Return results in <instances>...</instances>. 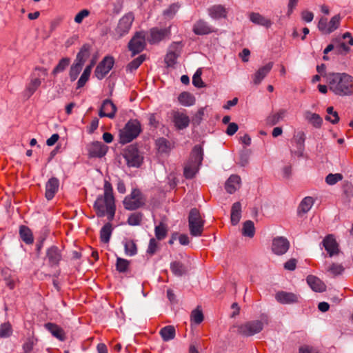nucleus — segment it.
<instances>
[{"instance_id": "f257e3e1", "label": "nucleus", "mask_w": 353, "mask_h": 353, "mask_svg": "<svg viewBox=\"0 0 353 353\" xmlns=\"http://www.w3.org/2000/svg\"><path fill=\"white\" fill-rule=\"evenodd\" d=\"M93 208L97 216L103 217L106 215L109 221L114 219L116 212L115 199L112 184L108 181L105 180L103 194L98 196Z\"/></svg>"}, {"instance_id": "f03ea898", "label": "nucleus", "mask_w": 353, "mask_h": 353, "mask_svg": "<svg viewBox=\"0 0 353 353\" xmlns=\"http://www.w3.org/2000/svg\"><path fill=\"white\" fill-rule=\"evenodd\" d=\"M330 90L339 96L353 94V77L346 73H332L326 77Z\"/></svg>"}, {"instance_id": "7ed1b4c3", "label": "nucleus", "mask_w": 353, "mask_h": 353, "mask_svg": "<svg viewBox=\"0 0 353 353\" xmlns=\"http://www.w3.org/2000/svg\"><path fill=\"white\" fill-rule=\"evenodd\" d=\"M203 160V151L200 146L194 147L190 158L184 167V176L187 179H192L198 172Z\"/></svg>"}, {"instance_id": "20e7f679", "label": "nucleus", "mask_w": 353, "mask_h": 353, "mask_svg": "<svg viewBox=\"0 0 353 353\" xmlns=\"http://www.w3.org/2000/svg\"><path fill=\"white\" fill-rule=\"evenodd\" d=\"M264 324H268V319L266 317L263 318L261 320L246 321L236 326L237 332L243 336H252L261 332L263 329Z\"/></svg>"}, {"instance_id": "39448f33", "label": "nucleus", "mask_w": 353, "mask_h": 353, "mask_svg": "<svg viewBox=\"0 0 353 353\" xmlns=\"http://www.w3.org/2000/svg\"><path fill=\"white\" fill-rule=\"evenodd\" d=\"M141 131V124L137 120L129 121L120 132V142L125 144L137 138Z\"/></svg>"}, {"instance_id": "423d86ee", "label": "nucleus", "mask_w": 353, "mask_h": 353, "mask_svg": "<svg viewBox=\"0 0 353 353\" xmlns=\"http://www.w3.org/2000/svg\"><path fill=\"white\" fill-rule=\"evenodd\" d=\"M134 21L133 13L128 12L124 14L118 21L116 27L112 31L114 39H119L128 34Z\"/></svg>"}, {"instance_id": "0eeeda50", "label": "nucleus", "mask_w": 353, "mask_h": 353, "mask_svg": "<svg viewBox=\"0 0 353 353\" xmlns=\"http://www.w3.org/2000/svg\"><path fill=\"white\" fill-rule=\"evenodd\" d=\"M205 221L202 218L199 211L193 208L190 210L188 217L190 233L193 236L202 235L204 229Z\"/></svg>"}, {"instance_id": "6e6552de", "label": "nucleus", "mask_w": 353, "mask_h": 353, "mask_svg": "<svg viewBox=\"0 0 353 353\" xmlns=\"http://www.w3.org/2000/svg\"><path fill=\"white\" fill-rule=\"evenodd\" d=\"M145 202V199L141 192L138 189H134L130 194L125 196L123 203L124 208L128 210H134L142 207Z\"/></svg>"}, {"instance_id": "1a4fd4ad", "label": "nucleus", "mask_w": 353, "mask_h": 353, "mask_svg": "<svg viewBox=\"0 0 353 353\" xmlns=\"http://www.w3.org/2000/svg\"><path fill=\"white\" fill-rule=\"evenodd\" d=\"M341 17L340 14L333 16L328 21L327 18L322 17L318 22V29L323 34H329L336 30L340 26Z\"/></svg>"}, {"instance_id": "9d476101", "label": "nucleus", "mask_w": 353, "mask_h": 353, "mask_svg": "<svg viewBox=\"0 0 353 353\" xmlns=\"http://www.w3.org/2000/svg\"><path fill=\"white\" fill-rule=\"evenodd\" d=\"M47 74L48 71L46 68H35L31 76L30 81L26 87V90L30 96L32 95L35 92V91L41 85L42 81L45 79V77L47 76Z\"/></svg>"}, {"instance_id": "9b49d317", "label": "nucleus", "mask_w": 353, "mask_h": 353, "mask_svg": "<svg viewBox=\"0 0 353 353\" xmlns=\"http://www.w3.org/2000/svg\"><path fill=\"white\" fill-rule=\"evenodd\" d=\"M123 157L129 167L138 168L143 161V157L139 154L137 148L134 145H130L126 148Z\"/></svg>"}, {"instance_id": "f8f14e48", "label": "nucleus", "mask_w": 353, "mask_h": 353, "mask_svg": "<svg viewBox=\"0 0 353 353\" xmlns=\"http://www.w3.org/2000/svg\"><path fill=\"white\" fill-rule=\"evenodd\" d=\"M145 46V36L142 32H137L128 44V48L134 54L141 52Z\"/></svg>"}, {"instance_id": "ddd939ff", "label": "nucleus", "mask_w": 353, "mask_h": 353, "mask_svg": "<svg viewBox=\"0 0 353 353\" xmlns=\"http://www.w3.org/2000/svg\"><path fill=\"white\" fill-rule=\"evenodd\" d=\"M114 59L111 57H105L97 66L95 76L99 79H102L112 68Z\"/></svg>"}, {"instance_id": "4468645a", "label": "nucleus", "mask_w": 353, "mask_h": 353, "mask_svg": "<svg viewBox=\"0 0 353 353\" xmlns=\"http://www.w3.org/2000/svg\"><path fill=\"white\" fill-rule=\"evenodd\" d=\"M322 245L330 257L339 254L340 252L339 243L333 234L327 235L323 239Z\"/></svg>"}, {"instance_id": "2eb2a0df", "label": "nucleus", "mask_w": 353, "mask_h": 353, "mask_svg": "<svg viewBox=\"0 0 353 353\" xmlns=\"http://www.w3.org/2000/svg\"><path fill=\"white\" fill-rule=\"evenodd\" d=\"M290 243L284 237H276L272 241V250L277 255L284 254L289 249Z\"/></svg>"}, {"instance_id": "dca6fc26", "label": "nucleus", "mask_w": 353, "mask_h": 353, "mask_svg": "<svg viewBox=\"0 0 353 353\" xmlns=\"http://www.w3.org/2000/svg\"><path fill=\"white\" fill-rule=\"evenodd\" d=\"M170 34V29L168 28H152L150 31V37L148 41L150 43H157Z\"/></svg>"}, {"instance_id": "f3484780", "label": "nucleus", "mask_w": 353, "mask_h": 353, "mask_svg": "<svg viewBox=\"0 0 353 353\" xmlns=\"http://www.w3.org/2000/svg\"><path fill=\"white\" fill-rule=\"evenodd\" d=\"M305 134L303 132L300 131L296 133L294 137V142L295 143L296 149L291 150L292 155L297 157H302L303 156L305 150Z\"/></svg>"}, {"instance_id": "a211bd4d", "label": "nucleus", "mask_w": 353, "mask_h": 353, "mask_svg": "<svg viewBox=\"0 0 353 353\" xmlns=\"http://www.w3.org/2000/svg\"><path fill=\"white\" fill-rule=\"evenodd\" d=\"M117 112V107L109 99H105L103 101L101 108L99 110V116L100 117H108L113 119L115 117Z\"/></svg>"}, {"instance_id": "6ab92c4d", "label": "nucleus", "mask_w": 353, "mask_h": 353, "mask_svg": "<svg viewBox=\"0 0 353 353\" xmlns=\"http://www.w3.org/2000/svg\"><path fill=\"white\" fill-rule=\"evenodd\" d=\"M276 300L281 304H292L299 302V295L285 291H279L275 294Z\"/></svg>"}, {"instance_id": "aec40b11", "label": "nucleus", "mask_w": 353, "mask_h": 353, "mask_svg": "<svg viewBox=\"0 0 353 353\" xmlns=\"http://www.w3.org/2000/svg\"><path fill=\"white\" fill-rule=\"evenodd\" d=\"M59 188V181L56 177H51L46 183V198L50 201L54 198Z\"/></svg>"}, {"instance_id": "412c9836", "label": "nucleus", "mask_w": 353, "mask_h": 353, "mask_svg": "<svg viewBox=\"0 0 353 353\" xmlns=\"http://www.w3.org/2000/svg\"><path fill=\"white\" fill-rule=\"evenodd\" d=\"M173 122L178 130H183L189 125L190 119L185 112H174L173 113Z\"/></svg>"}, {"instance_id": "4be33fe9", "label": "nucleus", "mask_w": 353, "mask_h": 353, "mask_svg": "<svg viewBox=\"0 0 353 353\" xmlns=\"http://www.w3.org/2000/svg\"><path fill=\"white\" fill-rule=\"evenodd\" d=\"M88 152L92 157H102L107 152V146L101 142H94L89 145Z\"/></svg>"}, {"instance_id": "5701e85b", "label": "nucleus", "mask_w": 353, "mask_h": 353, "mask_svg": "<svg viewBox=\"0 0 353 353\" xmlns=\"http://www.w3.org/2000/svg\"><path fill=\"white\" fill-rule=\"evenodd\" d=\"M273 67V63L269 62L265 65L259 68V70L252 76L253 82L256 85H259L263 81V79L268 75L271 71Z\"/></svg>"}, {"instance_id": "b1692460", "label": "nucleus", "mask_w": 353, "mask_h": 353, "mask_svg": "<svg viewBox=\"0 0 353 353\" xmlns=\"http://www.w3.org/2000/svg\"><path fill=\"white\" fill-rule=\"evenodd\" d=\"M307 283L312 290L317 292H323L326 290L325 283L318 277L309 275L306 279Z\"/></svg>"}, {"instance_id": "393cba45", "label": "nucleus", "mask_w": 353, "mask_h": 353, "mask_svg": "<svg viewBox=\"0 0 353 353\" xmlns=\"http://www.w3.org/2000/svg\"><path fill=\"white\" fill-rule=\"evenodd\" d=\"M44 327L48 330L52 335L59 339V341H64L65 339V333L64 330L57 324L52 323H47Z\"/></svg>"}, {"instance_id": "a878e982", "label": "nucleus", "mask_w": 353, "mask_h": 353, "mask_svg": "<svg viewBox=\"0 0 353 353\" xmlns=\"http://www.w3.org/2000/svg\"><path fill=\"white\" fill-rule=\"evenodd\" d=\"M305 119L316 128H320L323 123V119L319 114L313 113L310 111H305L304 112Z\"/></svg>"}, {"instance_id": "bb28decb", "label": "nucleus", "mask_w": 353, "mask_h": 353, "mask_svg": "<svg viewBox=\"0 0 353 353\" xmlns=\"http://www.w3.org/2000/svg\"><path fill=\"white\" fill-rule=\"evenodd\" d=\"M210 16L215 19L225 18L227 16V9L221 5H214L208 9Z\"/></svg>"}, {"instance_id": "cd10ccee", "label": "nucleus", "mask_w": 353, "mask_h": 353, "mask_svg": "<svg viewBox=\"0 0 353 353\" xmlns=\"http://www.w3.org/2000/svg\"><path fill=\"white\" fill-rule=\"evenodd\" d=\"M241 178L238 175H232L225 183V190L230 193L232 194L240 188Z\"/></svg>"}, {"instance_id": "c85d7f7f", "label": "nucleus", "mask_w": 353, "mask_h": 353, "mask_svg": "<svg viewBox=\"0 0 353 353\" xmlns=\"http://www.w3.org/2000/svg\"><path fill=\"white\" fill-rule=\"evenodd\" d=\"M249 18L254 23L269 28L272 25V22L269 19L265 18L259 13L252 12L249 15Z\"/></svg>"}, {"instance_id": "c756f323", "label": "nucleus", "mask_w": 353, "mask_h": 353, "mask_svg": "<svg viewBox=\"0 0 353 353\" xmlns=\"http://www.w3.org/2000/svg\"><path fill=\"white\" fill-rule=\"evenodd\" d=\"M193 32L198 35L208 34L212 32L211 27H210L206 22L203 21H197L193 27Z\"/></svg>"}, {"instance_id": "7c9ffc66", "label": "nucleus", "mask_w": 353, "mask_h": 353, "mask_svg": "<svg viewBox=\"0 0 353 353\" xmlns=\"http://www.w3.org/2000/svg\"><path fill=\"white\" fill-rule=\"evenodd\" d=\"M47 257L51 265H57L61 259V255L57 247H52L48 250Z\"/></svg>"}, {"instance_id": "2f4dec72", "label": "nucleus", "mask_w": 353, "mask_h": 353, "mask_svg": "<svg viewBox=\"0 0 353 353\" xmlns=\"http://www.w3.org/2000/svg\"><path fill=\"white\" fill-rule=\"evenodd\" d=\"M241 217V205L239 202L234 203L231 209V223L232 225H236Z\"/></svg>"}, {"instance_id": "473e14b6", "label": "nucleus", "mask_w": 353, "mask_h": 353, "mask_svg": "<svg viewBox=\"0 0 353 353\" xmlns=\"http://www.w3.org/2000/svg\"><path fill=\"white\" fill-rule=\"evenodd\" d=\"M159 334L164 341H169L175 337L176 330L174 326L167 325L161 329Z\"/></svg>"}, {"instance_id": "72a5a7b5", "label": "nucleus", "mask_w": 353, "mask_h": 353, "mask_svg": "<svg viewBox=\"0 0 353 353\" xmlns=\"http://www.w3.org/2000/svg\"><path fill=\"white\" fill-rule=\"evenodd\" d=\"M89 56L90 46L89 45L85 44L81 47L79 52H78L74 62L83 65Z\"/></svg>"}, {"instance_id": "f704fd0d", "label": "nucleus", "mask_w": 353, "mask_h": 353, "mask_svg": "<svg viewBox=\"0 0 353 353\" xmlns=\"http://www.w3.org/2000/svg\"><path fill=\"white\" fill-rule=\"evenodd\" d=\"M179 103L184 106H191L195 103V97L188 92L181 93L178 97Z\"/></svg>"}, {"instance_id": "c9c22d12", "label": "nucleus", "mask_w": 353, "mask_h": 353, "mask_svg": "<svg viewBox=\"0 0 353 353\" xmlns=\"http://www.w3.org/2000/svg\"><path fill=\"white\" fill-rule=\"evenodd\" d=\"M170 270L172 272L177 276H181L187 272V268L180 261H173L170 264Z\"/></svg>"}, {"instance_id": "e433bc0d", "label": "nucleus", "mask_w": 353, "mask_h": 353, "mask_svg": "<svg viewBox=\"0 0 353 353\" xmlns=\"http://www.w3.org/2000/svg\"><path fill=\"white\" fill-rule=\"evenodd\" d=\"M112 232V227L111 223H107L104 225V226L101 228L100 231V239L101 241L105 243L109 242L111 234Z\"/></svg>"}, {"instance_id": "4c0bfd02", "label": "nucleus", "mask_w": 353, "mask_h": 353, "mask_svg": "<svg viewBox=\"0 0 353 353\" xmlns=\"http://www.w3.org/2000/svg\"><path fill=\"white\" fill-rule=\"evenodd\" d=\"M19 234L21 239L27 244H31L34 241L31 230L26 226L20 227Z\"/></svg>"}, {"instance_id": "58836bf2", "label": "nucleus", "mask_w": 353, "mask_h": 353, "mask_svg": "<svg viewBox=\"0 0 353 353\" xmlns=\"http://www.w3.org/2000/svg\"><path fill=\"white\" fill-rule=\"evenodd\" d=\"M125 253L127 256H134L137 253V247L135 242L132 239H126L124 243Z\"/></svg>"}, {"instance_id": "ea45409f", "label": "nucleus", "mask_w": 353, "mask_h": 353, "mask_svg": "<svg viewBox=\"0 0 353 353\" xmlns=\"http://www.w3.org/2000/svg\"><path fill=\"white\" fill-rule=\"evenodd\" d=\"M313 204L314 200L312 197L307 196L304 198L299 206V212L303 213L307 212L311 209Z\"/></svg>"}, {"instance_id": "a19ab883", "label": "nucleus", "mask_w": 353, "mask_h": 353, "mask_svg": "<svg viewBox=\"0 0 353 353\" xmlns=\"http://www.w3.org/2000/svg\"><path fill=\"white\" fill-rule=\"evenodd\" d=\"M70 59L68 57L62 58L52 70V74L56 75L60 72H63L69 65Z\"/></svg>"}, {"instance_id": "79ce46f5", "label": "nucleus", "mask_w": 353, "mask_h": 353, "mask_svg": "<svg viewBox=\"0 0 353 353\" xmlns=\"http://www.w3.org/2000/svg\"><path fill=\"white\" fill-rule=\"evenodd\" d=\"M155 236L159 241L164 239L168 234V228L165 224L161 223L154 229Z\"/></svg>"}, {"instance_id": "37998d69", "label": "nucleus", "mask_w": 353, "mask_h": 353, "mask_svg": "<svg viewBox=\"0 0 353 353\" xmlns=\"http://www.w3.org/2000/svg\"><path fill=\"white\" fill-rule=\"evenodd\" d=\"M156 145L158 151L161 153L168 152L170 150V142L164 138H160L157 139L156 141Z\"/></svg>"}, {"instance_id": "c03bdc74", "label": "nucleus", "mask_w": 353, "mask_h": 353, "mask_svg": "<svg viewBox=\"0 0 353 353\" xmlns=\"http://www.w3.org/2000/svg\"><path fill=\"white\" fill-rule=\"evenodd\" d=\"M254 223L252 221H246L243 223L242 233L244 236L248 237H253L254 235Z\"/></svg>"}, {"instance_id": "a18cd8bd", "label": "nucleus", "mask_w": 353, "mask_h": 353, "mask_svg": "<svg viewBox=\"0 0 353 353\" xmlns=\"http://www.w3.org/2000/svg\"><path fill=\"white\" fill-rule=\"evenodd\" d=\"M82 65L74 62V63L71 65L69 72V77L71 81H74L77 79L80 72L82 70Z\"/></svg>"}, {"instance_id": "49530a36", "label": "nucleus", "mask_w": 353, "mask_h": 353, "mask_svg": "<svg viewBox=\"0 0 353 353\" xmlns=\"http://www.w3.org/2000/svg\"><path fill=\"white\" fill-rule=\"evenodd\" d=\"M179 52L177 50L174 51L170 50L165 56V62L168 67L173 66L176 61V59L179 57Z\"/></svg>"}, {"instance_id": "de8ad7c7", "label": "nucleus", "mask_w": 353, "mask_h": 353, "mask_svg": "<svg viewBox=\"0 0 353 353\" xmlns=\"http://www.w3.org/2000/svg\"><path fill=\"white\" fill-rule=\"evenodd\" d=\"M90 74V67H86L77 81V88L79 89L85 85L86 82L89 80Z\"/></svg>"}, {"instance_id": "09e8293b", "label": "nucleus", "mask_w": 353, "mask_h": 353, "mask_svg": "<svg viewBox=\"0 0 353 353\" xmlns=\"http://www.w3.org/2000/svg\"><path fill=\"white\" fill-rule=\"evenodd\" d=\"M144 60L145 57L143 55L138 57L137 58L132 60L130 63H129V64L127 65L126 70L130 72L136 70Z\"/></svg>"}, {"instance_id": "8fccbe9b", "label": "nucleus", "mask_w": 353, "mask_h": 353, "mask_svg": "<svg viewBox=\"0 0 353 353\" xmlns=\"http://www.w3.org/2000/svg\"><path fill=\"white\" fill-rule=\"evenodd\" d=\"M285 113V110H281L278 112L269 116L267 119L268 123L272 125L276 124L280 120H281L283 118Z\"/></svg>"}, {"instance_id": "3c124183", "label": "nucleus", "mask_w": 353, "mask_h": 353, "mask_svg": "<svg viewBox=\"0 0 353 353\" xmlns=\"http://www.w3.org/2000/svg\"><path fill=\"white\" fill-rule=\"evenodd\" d=\"M326 111L327 115L325 117V119L333 124L337 123L339 121V117L337 112L334 110L333 107H328Z\"/></svg>"}, {"instance_id": "603ef678", "label": "nucleus", "mask_w": 353, "mask_h": 353, "mask_svg": "<svg viewBox=\"0 0 353 353\" xmlns=\"http://www.w3.org/2000/svg\"><path fill=\"white\" fill-rule=\"evenodd\" d=\"M130 262L124 259L117 257L116 263V269L119 272H125L129 267Z\"/></svg>"}, {"instance_id": "864d4df0", "label": "nucleus", "mask_w": 353, "mask_h": 353, "mask_svg": "<svg viewBox=\"0 0 353 353\" xmlns=\"http://www.w3.org/2000/svg\"><path fill=\"white\" fill-rule=\"evenodd\" d=\"M12 333V325L10 323H4L0 325V337L7 338Z\"/></svg>"}, {"instance_id": "5fc2aeb1", "label": "nucleus", "mask_w": 353, "mask_h": 353, "mask_svg": "<svg viewBox=\"0 0 353 353\" xmlns=\"http://www.w3.org/2000/svg\"><path fill=\"white\" fill-rule=\"evenodd\" d=\"M190 317L191 321L196 324H200L203 321V312L198 307L192 312Z\"/></svg>"}, {"instance_id": "6e6d98bb", "label": "nucleus", "mask_w": 353, "mask_h": 353, "mask_svg": "<svg viewBox=\"0 0 353 353\" xmlns=\"http://www.w3.org/2000/svg\"><path fill=\"white\" fill-rule=\"evenodd\" d=\"M202 70L199 68L194 73L192 77V83L195 87L203 88L204 87V83L201 79Z\"/></svg>"}, {"instance_id": "4d7b16f0", "label": "nucleus", "mask_w": 353, "mask_h": 353, "mask_svg": "<svg viewBox=\"0 0 353 353\" xmlns=\"http://www.w3.org/2000/svg\"><path fill=\"white\" fill-rule=\"evenodd\" d=\"M327 271L332 275L336 276L341 274L344 271V268L341 264L332 263L329 266Z\"/></svg>"}, {"instance_id": "13d9d810", "label": "nucleus", "mask_w": 353, "mask_h": 353, "mask_svg": "<svg viewBox=\"0 0 353 353\" xmlns=\"http://www.w3.org/2000/svg\"><path fill=\"white\" fill-rule=\"evenodd\" d=\"M142 221V216L139 213L132 214L128 219V223L130 225H138Z\"/></svg>"}, {"instance_id": "bf43d9fd", "label": "nucleus", "mask_w": 353, "mask_h": 353, "mask_svg": "<svg viewBox=\"0 0 353 353\" xmlns=\"http://www.w3.org/2000/svg\"><path fill=\"white\" fill-rule=\"evenodd\" d=\"M342 179L341 174H329L325 178V181L329 185H334Z\"/></svg>"}, {"instance_id": "052dcab7", "label": "nucleus", "mask_w": 353, "mask_h": 353, "mask_svg": "<svg viewBox=\"0 0 353 353\" xmlns=\"http://www.w3.org/2000/svg\"><path fill=\"white\" fill-rule=\"evenodd\" d=\"M159 248V244L157 240L154 238L151 239L149 242V245L147 250V253L150 256L154 254Z\"/></svg>"}, {"instance_id": "680f3d73", "label": "nucleus", "mask_w": 353, "mask_h": 353, "mask_svg": "<svg viewBox=\"0 0 353 353\" xmlns=\"http://www.w3.org/2000/svg\"><path fill=\"white\" fill-rule=\"evenodd\" d=\"M179 8V6L177 3H173L163 12V14L165 17L172 18L176 13Z\"/></svg>"}, {"instance_id": "e2e57ef3", "label": "nucleus", "mask_w": 353, "mask_h": 353, "mask_svg": "<svg viewBox=\"0 0 353 353\" xmlns=\"http://www.w3.org/2000/svg\"><path fill=\"white\" fill-rule=\"evenodd\" d=\"M205 108H201L193 116L192 122L194 125H199L204 115Z\"/></svg>"}, {"instance_id": "0e129e2a", "label": "nucleus", "mask_w": 353, "mask_h": 353, "mask_svg": "<svg viewBox=\"0 0 353 353\" xmlns=\"http://www.w3.org/2000/svg\"><path fill=\"white\" fill-rule=\"evenodd\" d=\"M297 353H320L319 350L310 345H301Z\"/></svg>"}, {"instance_id": "69168bd1", "label": "nucleus", "mask_w": 353, "mask_h": 353, "mask_svg": "<svg viewBox=\"0 0 353 353\" xmlns=\"http://www.w3.org/2000/svg\"><path fill=\"white\" fill-rule=\"evenodd\" d=\"M90 14V12L88 10H81L74 17V21L77 23H81L83 20L87 17Z\"/></svg>"}, {"instance_id": "338daca9", "label": "nucleus", "mask_w": 353, "mask_h": 353, "mask_svg": "<svg viewBox=\"0 0 353 353\" xmlns=\"http://www.w3.org/2000/svg\"><path fill=\"white\" fill-rule=\"evenodd\" d=\"M301 19L307 23H310L311 21H312V20L314 19L313 12L308 11V10H303L301 12Z\"/></svg>"}, {"instance_id": "774afa93", "label": "nucleus", "mask_w": 353, "mask_h": 353, "mask_svg": "<svg viewBox=\"0 0 353 353\" xmlns=\"http://www.w3.org/2000/svg\"><path fill=\"white\" fill-rule=\"evenodd\" d=\"M299 0H288L287 15L290 17L297 6Z\"/></svg>"}]
</instances>
